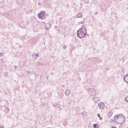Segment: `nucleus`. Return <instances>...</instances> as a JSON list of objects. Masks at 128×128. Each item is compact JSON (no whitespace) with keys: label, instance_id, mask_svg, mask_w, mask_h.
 I'll use <instances>...</instances> for the list:
<instances>
[{"label":"nucleus","instance_id":"f257e3e1","mask_svg":"<svg viewBox=\"0 0 128 128\" xmlns=\"http://www.w3.org/2000/svg\"><path fill=\"white\" fill-rule=\"evenodd\" d=\"M114 120L118 124H122L124 122L126 117L122 114H118L114 116Z\"/></svg>","mask_w":128,"mask_h":128},{"label":"nucleus","instance_id":"f03ea898","mask_svg":"<svg viewBox=\"0 0 128 128\" xmlns=\"http://www.w3.org/2000/svg\"><path fill=\"white\" fill-rule=\"evenodd\" d=\"M86 35V28L85 27H82L77 31V36L79 38H84Z\"/></svg>","mask_w":128,"mask_h":128},{"label":"nucleus","instance_id":"7ed1b4c3","mask_svg":"<svg viewBox=\"0 0 128 128\" xmlns=\"http://www.w3.org/2000/svg\"><path fill=\"white\" fill-rule=\"evenodd\" d=\"M88 94L91 96H94L96 94V90L94 88H88L87 89Z\"/></svg>","mask_w":128,"mask_h":128},{"label":"nucleus","instance_id":"20e7f679","mask_svg":"<svg viewBox=\"0 0 128 128\" xmlns=\"http://www.w3.org/2000/svg\"><path fill=\"white\" fill-rule=\"evenodd\" d=\"M38 18L40 20H44L46 18V12L44 11H42L38 14Z\"/></svg>","mask_w":128,"mask_h":128},{"label":"nucleus","instance_id":"39448f33","mask_svg":"<svg viewBox=\"0 0 128 128\" xmlns=\"http://www.w3.org/2000/svg\"><path fill=\"white\" fill-rule=\"evenodd\" d=\"M98 106L100 110H104V102H100L98 104Z\"/></svg>","mask_w":128,"mask_h":128},{"label":"nucleus","instance_id":"423d86ee","mask_svg":"<svg viewBox=\"0 0 128 128\" xmlns=\"http://www.w3.org/2000/svg\"><path fill=\"white\" fill-rule=\"evenodd\" d=\"M123 78L125 82L128 84V74H126L125 76H124Z\"/></svg>","mask_w":128,"mask_h":128},{"label":"nucleus","instance_id":"0eeeda50","mask_svg":"<svg viewBox=\"0 0 128 128\" xmlns=\"http://www.w3.org/2000/svg\"><path fill=\"white\" fill-rule=\"evenodd\" d=\"M51 26H52V25L50 23H48L45 25V27L46 30H50Z\"/></svg>","mask_w":128,"mask_h":128},{"label":"nucleus","instance_id":"6e6552de","mask_svg":"<svg viewBox=\"0 0 128 128\" xmlns=\"http://www.w3.org/2000/svg\"><path fill=\"white\" fill-rule=\"evenodd\" d=\"M70 90H66L65 92L66 96H70Z\"/></svg>","mask_w":128,"mask_h":128},{"label":"nucleus","instance_id":"1a4fd4ad","mask_svg":"<svg viewBox=\"0 0 128 128\" xmlns=\"http://www.w3.org/2000/svg\"><path fill=\"white\" fill-rule=\"evenodd\" d=\"M32 56L34 58H38V54H32Z\"/></svg>","mask_w":128,"mask_h":128},{"label":"nucleus","instance_id":"9d476101","mask_svg":"<svg viewBox=\"0 0 128 128\" xmlns=\"http://www.w3.org/2000/svg\"><path fill=\"white\" fill-rule=\"evenodd\" d=\"M76 17L78 18H82V13H78L76 14Z\"/></svg>","mask_w":128,"mask_h":128},{"label":"nucleus","instance_id":"9b49d317","mask_svg":"<svg viewBox=\"0 0 128 128\" xmlns=\"http://www.w3.org/2000/svg\"><path fill=\"white\" fill-rule=\"evenodd\" d=\"M93 126L94 128H98L100 126L98 124H94Z\"/></svg>","mask_w":128,"mask_h":128},{"label":"nucleus","instance_id":"f8f14e48","mask_svg":"<svg viewBox=\"0 0 128 128\" xmlns=\"http://www.w3.org/2000/svg\"><path fill=\"white\" fill-rule=\"evenodd\" d=\"M88 114L86 113V112H82V116H86V114Z\"/></svg>","mask_w":128,"mask_h":128},{"label":"nucleus","instance_id":"ddd939ff","mask_svg":"<svg viewBox=\"0 0 128 128\" xmlns=\"http://www.w3.org/2000/svg\"><path fill=\"white\" fill-rule=\"evenodd\" d=\"M112 116V112H110L109 114H108V116L109 118H110Z\"/></svg>","mask_w":128,"mask_h":128},{"label":"nucleus","instance_id":"4468645a","mask_svg":"<svg viewBox=\"0 0 128 128\" xmlns=\"http://www.w3.org/2000/svg\"><path fill=\"white\" fill-rule=\"evenodd\" d=\"M86 22L85 21H82L80 22H79L78 24H84Z\"/></svg>","mask_w":128,"mask_h":128},{"label":"nucleus","instance_id":"2eb2a0df","mask_svg":"<svg viewBox=\"0 0 128 128\" xmlns=\"http://www.w3.org/2000/svg\"><path fill=\"white\" fill-rule=\"evenodd\" d=\"M8 76V72H6L4 73V76Z\"/></svg>","mask_w":128,"mask_h":128},{"label":"nucleus","instance_id":"dca6fc26","mask_svg":"<svg viewBox=\"0 0 128 128\" xmlns=\"http://www.w3.org/2000/svg\"><path fill=\"white\" fill-rule=\"evenodd\" d=\"M60 108V107H61V106H60V104H57L56 106V108Z\"/></svg>","mask_w":128,"mask_h":128},{"label":"nucleus","instance_id":"f3484780","mask_svg":"<svg viewBox=\"0 0 128 128\" xmlns=\"http://www.w3.org/2000/svg\"><path fill=\"white\" fill-rule=\"evenodd\" d=\"M125 102H128V97H126L125 98Z\"/></svg>","mask_w":128,"mask_h":128},{"label":"nucleus","instance_id":"a211bd4d","mask_svg":"<svg viewBox=\"0 0 128 128\" xmlns=\"http://www.w3.org/2000/svg\"><path fill=\"white\" fill-rule=\"evenodd\" d=\"M0 56H4V53L3 52H0Z\"/></svg>","mask_w":128,"mask_h":128},{"label":"nucleus","instance_id":"6ab92c4d","mask_svg":"<svg viewBox=\"0 0 128 128\" xmlns=\"http://www.w3.org/2000/svg\"><path fill=\"white\" fill-rule=\"evenodd\" d=\"M97 116H98V118H100V113H98V114H97Z\"/></svg>","mask_w":128,"mask_h":128},{"label":"nucleus","instance_id":"aec40b11","mask_svg":"<svg viewBox=\"0 0 128 128\" xmlns=\"http://www.w3.org/2000/svg\"><path fill=\"white\" fill-rule=\"evenodd\" d=\"M66 45H64V46H63V48H64V50H66Z\"/></svg>","mask_w":128,"mask_h":128},{"label":"nucleus","instance_id":"412c9836","mask_svg":"<svg viewBox=\"0 0 128 128\" xmlns=\"http://www.w3.org/2000/svg\"><path fill=\"white\" fill-rule=\"evenodd\" d=\"M18 68V66L16 65H15L14 66V68Z\"/></svg>","mask_w":128,"mask_h":128},{"label":"nucleus","instance_id":"4be33fe9","mask_svg":"<svg viewBox=\"0 0 128 128\" xmlns=\"http://www.w3.org/2000/svg\"><path fill=\"white\" fill-rule=\"evenodd\" d=\"M102 120V118L100 117V120Z\"/></svg>","mask_w":128,"mask_h":128},{"label":"nucleus","instance_id":"5701e85b","mask_svg":"<svg viewBox=\"0 0 128 128\" xmlns=\"http://www.w3.org/2000/svg\"><path fill=\"white\" fill-rule=\"evenodd\" d=\"M38 6H40V4H42V3L38 2Z\"/></svg>","mask_w":128,"mask_h":128},{"label":"nucleus","instance_id":"b1692460","mask_svg":"<svg viewBox=\"0 0 128 128\" xmlns=\"http://www.w3.org/2000/svg\"><path fill=\"white\" fill-rule=\"evenodd\" d=\"M95 14H96H96H98V12H95Z\"/></svg>","mask_w":128,"mask_h":128},{"label":"nucleus","instance_id":"393cba45","mask_svg":"<svg viewBox=\"0 0 128 128\" xmlns=\"http://www.w3.org/2000/svg\"><path fill=\"white\" fill-rule=\"evenodd\" d=\"M110 70V68H106V70Z\"/></svg>","mask_w":128,"mask_h":128},{"label":"nucleus","instance_id":"a878e982","mask_svg":"<svg viewBox=\"0 0 128 128\" xmlns=\"http://www.w3.org/2000/svg\"><path fill=\"white\" fill-rule=\"evenodd\" d=\"M112 128H116V127L115 126H112Z\"/></svg>","mask_w":128,"mask_h":128},{"label":"nucleus","instance_id":"bb28decb","mask_svg":"<svg viewBox=\"0 0 128 128\" xmlns=\"http://www.w3.org/2000/svg\"><path fill=\"white\" fill-rule=\"evenodd\" d=\"M7 112H10V109L8 108V109H7Z\"/></svg>","mask_w":128,"mask_h":128},{"label":"nucleus","instance_id":"cd10ccee","mask_svg":"<svg viewBox=\"0 0 128 128\" xmlns=\"http://www.w3.org/2000/svg\"><path fill=\"white\" fill-rule=\"evenodd\" d=\"M52 106H54V108L56 107V106L54 104H53Z\"/></svg>","mask_w":128,"mask_h":128},{"label":"nucleus","instance_id":"c85d7f7f","mask_svg":"<svg viewBox=\"0 0 128 128\" xmlns=\"http://www.w3.org/2000/svg\"><path fill=\"white\" fill-rule=\"evenodd\" d=\"M2 62V60H0V62Z\"/></svg>","mask_w":128,"mask_h":128},{"label":"nucleus","instance_id":"c756f323","mask_svg":"<svg viewBox=\"0 0 128 128\" xmlns=\"http://www.w3.org/2000/svg\"><path fill=\"white\" fill-rule=\"evenodd\" d=\"M28 74H30V71H27L26 72Z\"/></svg>","mask_w":128,"mask_h":128},{"label":"nucleus","instance_id":"7c9ffc66","mask_svg":"<svg viewBox=\"0 0 128 128\" xmlns=\"http://www.w3.org/2000/svg\"><path fill=\"white\" fill-rule=\"evenodd\" d=\"M96 97H94V100H96Z\"/></svg>","mask_w":128,"mask_h":128},{"label":"nucleus","instance_id":"2f4dec72","mask_svg":"<svg viewBox=\"0 0 128 128\" xmlns=\"http://www.w3.org/2000/svg\"><path fill=\"white\" fill-rule=\"evenodd\" d=\"M0 128H4L2 126H0Z\"/></svg>","mask_w":128,"mask_h":128},{"label":"nucleus","instance_id":"473e14b6","mask_svg":"<svg viewBox=\"0 0 128 128\" xmlns=\"http://www.w3.org/2000/svg\"><path fill=\"white\" fill-rule=\"evenodd\" d=\"M81 0V2H84V0Z\"/></svg>","mask_w":128,"mask_h":128},{"label":"nucleus","instance_id":"72a5a7b5","mask_svg":"<svg viewBox=\"0 0 128 128\" xmlns=\"http://www.w3.org/2000/svg\"><path fill=\"white\" fill-rule=\"evenodd\" d=\"M68 104H70V102H68Z\"/></svg>","mask_w":128,"mask_h":128},{"label":"nucleus","instance_id":"f704fd0d","mask_svg":"<svg viewBox=\"0 0 128 128\" xmlns=\"http://www.w3.org/2000/svg\"><path fill=\"white\" fill-rule=\"evenodd\" d=\"M94 102H96V101H94Z\"/></svg>","mask_w":128,"mask_h":128}]
</instances>
